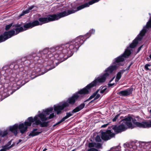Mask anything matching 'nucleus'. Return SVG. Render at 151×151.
<instances>
[{
    "mask_svg": "<svg viewBox=\"0 0 151 151\" xmlns=\"http://www.w3.org/2000/svg\"><path fill=\"white\" fill-rule=\"evenodd\" d=\"M62 54L58 46L50 48L45 47L37 53L29 55L18 60V63L24 67L32 68L35 66V76L43 75L54 68L60 63L65 60L60 55Z\"/></svg>",
    "mask_w": 151,
    "mask_h": 151,
    "instance_id": "nucleus-1",
    "label": "nucleus"
},
{
    "mask_svg": "<svg viewBox=\"0 0 151 151\" xmlns=\"http://www.w3.org/2000/svg\"><path fill=\"white\" fill-rule=\"evenodd\" d=\"M24 72L16 74L10 65L4 66L0 70V92L3 97H8L26 83L20 77Z\"/></svg>",
    "mask_w": 151,
    "mask_h": 151,
    "instance_id": "nucleus-2",
    "label": "nucleus"
},
{
    "mask_svg": "<svg viewBox=\"0 0 151 151\" xmlns=\"http://www.w3.org/2000/svg\"><path fill=\"white\" fill-rule=\"evenodd\" d=\"M95 33V30L92 29L84 35H80L65 44L59 45L60 50L62 53L60 55V57L64 58L65 60L71 57L74 52L78 50L79 48L86 40L90 37L92 35L94 34Z\"/></svg>",
    "mask_w": 151,
    "mask_h": 151,
    "instance_id": "nucleus-3",
    "label": "nucleus"
},
{
    "mask_svg": "<svg viewBox=\"0 0 151 151\" xmlns=\"http://www.w3.org/2000/svg\"><path fill=\"white\" fill-rule=\"evenodd\" d=\"M132 117L127 116L122 120L120 125H111L108 127V129L106 131L101 130V137L103 140L106 141L114 137L115 134L111 132L113 130L116 133L125 131L128 128L133 129L134 126L131 123Z\"/></svg>",
    "mask_w": 151,
    "mask_h": 151,
    "instance_id": "nucleus-4",
    "label": "nucleus"
},
{
    "mask_svg": "<svg viewBox=\"0 0 151 151\" xmlns=\"http://www.w3.org/2000/svg\"><path fill=\"white\" fill-rule=\"evenodd\" d=\"M143 37L142 35L139 34L136 38L130 45L129 46L127 47L124 52L122 55L115 58L113 60L112 65L110 66L105 70V73L111 74L119 66H123L124 65L123 61L124 58L128 57L131 53L132 48H134L137 44L138 41H141Z\"/></svg>",
    "mask_w": 151,
    "mask_h": 151,
    "instance_id": "nucleus-5",
    "label": "nucleus"
},
{
    "mask_svg": "<svg viewBox=\"0 0 151 151\" xmlns=\"http://www.w3.org/2000/svg\"><path fill=\"white\" fill-rule=\"evenodd\" d=\"M96 0H92L88 2L77 7L76 10L73 9L68 10L67 11H64L62 12H58L55 14L48 15L46 17H40L38 19L40 25L50 22L57 20L61 18L67 16L71 14L80 10L85 7H88L90 5L96 3Z\"/></svg>",
    "mask_w": 151,
    "mask_h": 151,
    "instance_id": "nucleus-6",
    "label": "nucleus"
},
{
    "mask_svg": "<svg viewBox=\"0 0 151 151\" xmlns=\"http://www.w3.org/2000/svg\"><path fill=\"white\" fill-rule=\"evenodd\" d=\"M53 108L50 107L43 110L42 112L35 116L33 118L32 117H29V119L32 122H35L36 125H40L41 127H47L48 125V122L47 120L52 118L55 116L54 113H52Z\"/></svg>",
    "mask_w": 151,
    "mask_h": 151,
    "instance_id": "nucleus-7",
    "label": "nucleus"
},
{
    "mask_svg": "<svg viewBox=\"0 0 151 151\" xmlns=\"http://www.w3.org/2000/svg\"><path fill=\"white\" fill-rule=\"evenodd\" d=\"M124 151H151V143L138 142L124 144Z\"/></svg>",
    "mask_w": 151,
    "mask_h": 151,
    "instance_id": "nucleus-8",
    "label": "nucleus"
},
{
    "mask_svg": "<svg viewBox=\"0 0 151 151\" xmlns=\"http://www.w3.org/2000/svg\"><path fill=\"white\" fill-rule=\"evenodd\" d=\"M23 65L21 63H18V60L17 61V64L13 63L10 65V68L14 71L16 70L18 73L17 74H19V73L21 71L24 72L23 75L22 76H20V77H22V80L24 81H26V83H27L30 79H32L34 78H32L30 74H28L27 72L23 68Z\"/></svg>",
    "mask_w": 151,
    "mask_h": 151,
    "instance_id": "nucleus-9",
    "label": "nucleus"
},
{
    "mask_svg": "<svg viewBox=\"0 0 151 151\" xmlns=\"http://www.w3.org/2000/svg\"><path fill=\"white\" fill-rule=\"evenodd\" d=\"M109 74L107 73H105L103 75L98 76L97 78L93 82L87 85L85 87L81 89L79 93H88L89 89L94 86H95L98 83H103L105 81L106 78L109 76Z\"/></svg>",
    "mask_w": 151,
    "mask_h": 151,
    "instance_id": "nucleus-10",
    "label": "nucleus"
},
{
    "mask_svg": "<svg viewBox=\"0 0 151 151\" xmlns=\"http://www.w3.org/2000/svg\"><path fill=\"white\" fill-rule=\"evenodd\" d=\"M29 119V117L27 119L28 121L25 122L24 123L20 124L19 125L18 124H15L12 126L10 127L9 130L16 135L17 134L18 128L21 133H24L27 130V127L31 126L32 123V121Z\"/></svg>",
    "mask_w": 151,
    "mask_h": 151,
    "instance_id": "nucleus-11",
    "label": "nucleus"
},
{
    "mask_svg": "<svg viewBox=\"0 0 151 151\" xmlns=\"http://www.w3.org/2000/svg\"><path fill=\"white\" fill-rule=\"evenodd\" d=\"M15 35V31L13 29H11L9 31L5 32L3 35L0 36V43L5 41Z\"/></svg>",
    "mask_w": 151,
    "mask_h": 151,
    "instance_id": "nucleus-12",
    "label": "nucleus"
},
{
    "mask_svg": "<svg viewBox=\"0 0 151 151\" xmlns=\"http://www.w3.org/2000/svg\"><path fill=\"white\" fill-rule=\"evenodd\" d=\"M80 90L77 93L74 94L72 97L69 98L66 101L64 102H67L69 104L73 105L75 102L78 99H81L82 97L80 96L81 94H86L87 93H79L80 91Z\"/></svg>",
    "mask_w": 151,
    "mask_h": 151,
    "instance_id": "nucleus-13",
    "label": "nucleus"
},
{
    "mask_svg": "<svg viewBox=\"0 0 151 151\" xmlns=\"http://www.w3.org/2000/svg\"><path fill=\"white\" fill-rule=\"evenodd\" d=\"M69 106V104L67 102H63L57 105H54V111L56 112L57 114H58L61 113L64 109Z\"/></svg>",
    "mask_w": 151,
    "mask_h": 151,
    "instance_id": "nucleus-14",
    "label": "nucleus"
},
{
    "mask_svg": "<svg viewBox=\"0 0 151 151\" xmlns=\"http://www.w3.org/2000/svg\"><path fill=\"white\" fill-rule=\"evenodd\" d=\"M132 121L134 124L139 127L147 128L151 127V121L149 122H144L140 123L137 122L136 119L132 117Z\"/></svg>",
    "mask_w": 151,
    "mask_h": 151,
    "instance_id": "nucleus-15",
    "label": "nucleus"
},
{
    "mask_svg": "<svg viewBox=\"0 0 151 151\" xmlns=\"http://www.w3.org/2000/svg\"><path fill=\"white\" fill-rule=\"evenodd\" d=\"M32 25L30 22L26 23L23 25V27L20 28H14L13 30L15 31V35H17L19 33L26 30L32 28Z\"/></svg>",
    "mask_w": 151,
    "mask_h": 151,
    "instance_id": "nucleus-16",
    "label": "nucleus"
},
{
    "mask_svg": "<svg viewBox=\"0 0 151 151\" xmlns=\"http://www.w3.org/2000/svg\"><path fill=\"white\" fill-rule=\"evenodd\" d=\"M133 91V88L130 87L124 90L120 91L119 95L121 96H127L131 94Z\"/></svg>",
    "mask_w": 151,
    "mask_h": 151,
    "instance_id": "nucleus-17",
    "label": "nucleus"
},
{
    "mask_svg": "<svg viewBox=\"0 0 151 151\" xmlns=\"http://www.w3.org/2000/svg\"><path fill=\"white\" fill-rule=\"evenodd\" d=\"M35 7L34 6H32L29 7L25 11H23L17 17V19H20L21 17L24 16L25 14L28 13L29 11L33 9Z\"/></svg>",
    "mask_w": 151,
    "mask_h": 151,
    "instance_id": "nucleus-18",
    "label": "nucleus"
},
{
    "mask_svg": "<svg viewBox=\"0 0 151 151\" xmlns=\"http://www.w3.org/2000/svg\"><path fill=\"white\" fill-rule=\"evenodd\" d=\"M76 112L74 109L69 112H67L66 113V115L62 119L65 121L66 119L72 116Z\"/></svg>",
    "mask_w": 151,
    "mask_h": 151,
    "instance_id": "nucleus-19",
    "label": "nucleus"
},
{
    "mask_svg": "<svg viewBox=\"0 0 151 151\" xmlns=\"http://www.w3.org/2000/svg\"><path fill=\"white\" fill-rule=\"evenodd\" d=\"M37 129H33L32 132L30 133L29 135L31 136L32 137L38 135L42 132V131L40 132L37 131Z\"/></svg>",
    "mask_w": 151,
    "mask_h": 151,
    "instance_id": "nucleus-20",
    "label": "nucleus"
},
{
    "mask_svg": "<svg viewBox=\"0 0 151 151\" xmlns=\"http://www.w3.org/2000/svg\"><path fill=\"white\" fill-rule=\"evenodd\" d=\"M85 106V104L84 103L81 104L79 106L77 107L74 109L76 112H78L83 109Z\"/></svg>",
    "mask_w": 151,
    "mask_h": 151,
    "instance_id": "nucleus-21",
    "label": "nucleus"
},
{
    "mask_svg": "<svg viewBox=\"0 0 151 151\" xmlns=\"http://www.w3.org/2000/svg\"><path fill=\"white\" fill-rule=\"evenodd\" d=\"M125 71L124 69L121 70L117 74L116 77L117 78L120 79L122 77V75Z\"/></svg>",
    "mask_w": 151,
    "mask_h": 151,
    "instance_id": "nucleus-22",
    "label": "nucleus"
},
{
    "mask_svg": "<svg viewBox=\"0 0 151 151\" xmlns=\"http://www.w3.org/2000/svg\"><path fill=\"white\" fill-rule=\"evenodd\" d=\"M121 146L118 145L111 148L110 150L108 151H121Z\"/></svg>",
    "mask_w": 151,
    "mask_h": 151,
    "instance_id": "nucleus-23",
    "label": "nucleus"
},
{
    "mask_svg": "<svg viewBox=\"0 0 151 151\" xmlns=\"http://www.w3.org/2000/svg\"><path fill=\"white\" fill-rule=\"evenodd\" d=\"M32 28L38 25H40L39 21L38 20H35L32 22H30Z\"/></svg>",
    "mask_w": 151,
    "mask_h": 151,
    "instance_id": "nucleus-24",
    "label": "nucleus"
},
{
    "mask_svg": "<svg viewBox=\"0 0 151 151\" xmlns=\"http://www.w3.org/2000/svg\"><path fill=\"white\" fill-rule=\"evenodd\" d=\"M98 91L99 90H97L95 92L93 93V94L89 97L88 99L86 100V101H85L84 102H86V101H88V100H91L93 98H94L97 95V93H98Z\"/></svg>",
    "mask_w": 151,
    "mask_h": 151,
    "instance_id": "nucleus-25",
    "label": "nucleus"
},
{
    "mask_svg": "<svg viewBox=\"0 0 151 151\" xmlns=\"http://www.w3.org/2000/svg\"><path fill=\"white\" fill-rule=\"evenodd\" d=\"M145 69L146 70H151V64H146L144 66Z\"/></svg>",
    "mask_w": 151,
    "mask_h": 151,
    "instance_id": "nucleus-26",
    "label": "nucleus"
},
{
    "mask_svg": "<svg viewBox=\"0 0 151 151\" xmlns=\"http://www.w3.org/2000/svg\"><path fill=\"white\" fill-rule=\"evenodd\" d=\"M9 150V148L8 147L7 145H6L2 147V148L0 150V151H6Z\"/></svg>",
    "mask_w": 151,
    "mask_h": 151,
    "instance_id": "nucleus-27",
    "label": "nucleus"
},
{
    "mask_svg": "<svg viewBox=\"0 0 151 151\" xmlns=\"http://www.w3.org/2000/svg\"><path fill=\"white\" fill-rule=\"evenodd\" d=\"M64 121V120L62 119L60 120L58 122L56 123L55 124H54L53 125V127H55L56 126L57 127L59 126V125L63 122Z\"/></svg>",
    "mask_w": 151,
    "mask_h": 151,
    "instance_id": "nucleus-28",
    "label": "nucleus"
},
{
    "mask_svg": "<svg viewBox=\"0 0 151 151\" xmlns=\"http://www.w3.org/2000/svg\"><path fill=\"white\" fill-rule=\"evenodd\" d=\"M100 136L98 135L95 137V139L96 141L97 142H100L101 141V139L100 137Z\"/></svg>",
    "mask_w": 151,
    "mask_h": 151,
    "instance_id": "nucleus-29",
    "label": "nucleus"
},
{
    "mask_svg": "<svg viewBox=\"0 0 151 151\" xmlns=\"http://www.w3.org/2000/svg\"><path fill=\"white\" fill-rule=\"evenodd\" d=\"M95 147L98 148H101V144L99 143H95Z\"/></svg>",
    "mask_w": 151,
    "mask_h": 151,
    "instance_id": "nucleus-30",
    "label": "nucleus"
},
{
    "mask_svg": "<svg viewBox=\"0 0 151 151\" xmlns=\"http://www.w3.org/2000/svg\"><path fill=\"white\" fill-rule=\"evenodd\" d=\"M15 27H17V28H20L21 27H23V25H22V24H19L18 23L15 25Z\"/></svg>",
    "mask_w": 151,
    "mask_h": 151,
    "instance_id": "nucleus-31",
    "label": "nucleus"
},
{
    "mask_svg": "<svg viewBox=\"0 0 151 151\" xmlns=\"http://www.w3.org/2000/svg\"><path fill=\"white\" fill-rule=\"evenodd\" d=\"M100 97V95L99 94H97L96 96H95V97L94 99V100H92L90 103L92 102L94 100H95L98 99Z\"/></svg>",
    "mask_w": 151,
    "mask_h": 151,
    "instance_id": "nucleus-32",
    "label": "nucleus"
},
{
    "mask_svg": "<svg viewBox=\"0 0 151 151\" xmlns=\"http://www.w3.org/2000/svg\"><path fill=\"white\" fill-rule=\"evenodd\" d=\"M12 26V24H10L8 25H6L5 27V29L6 30H9L11 27Z\"/></svg>",
    "mask_w": 151,
    "mask_h": 151,
    "instance_id": "nucleus-33",
    "label": "nucleus"
},
{
    "mask_svg": "<svg viewBox=\"0 0 151 151\" xmlns=\"http://www.w3.org/2000/svg\"><path fill=\"white\" fill-rule=\"evenodd\" d=\"M95 142L93 143H89L88 144V147H95Z\"/></svg>",
    "mask_w": 151,
    "mask_h": 151,
    "instance_id": "nucleus-34",
    "label": "nucleus"
},
{
    "mask_svg": "<svg viewBox=\"0 0 151 151\" xmlns=\"http://www.w3.org/2000/svg\"><path fill=\"white\" fill-rule=\"evenodd\" d=\"M119 116V114H117L112 119L113 122H114L116 121Z\"/></svg>",
    "mask_w": 151,
    "mask_h": 151,
    "instance_id": "nucleus-35",
    "label": "nucleus"
},
{
    "mask_svg": "<svg viewBox=\"0 0 151 151\" xmlns=\"http://www.w3.org/2000/svg\"><path fill=\"white\" fill-rule=\"evenodd\" d=\"M106 88H104L103 89H102L100 91V93H103L105 91H106Z\"/></svg>",
    "mask_w": 151,
    "mask_h": 151,
    "instance_id": "nucleus-36",
    "label": "nucleus"
},
{
    "mask_svg": "<svg viewBox=\"0 0 151 151\" xmlns=\"http://www.w3.org/2000/svg\"><path fill=\"white\" fill-rule=\"evenodd\" d=\"M88 151H97V150L94 148H91L88 150Z\"/></svg>",
    "mask_w": 151,
    "mask_h": 151,
    "instance_id": "nucleus-37",
    "label": "nucleus"
},
{
    "mask_svg": "<svg viewBox=\"0 0 151 151\" xmlns=\"http://www.w3.org/2000/svg\"><path fill=\"white\" fill-rule=\"evenodd\" d=\"M1 92H0V101H2L3 99L2 98L3 96H2V94Z\"/></svg>",
    "mask_w": 151,
    "mask_h": 151,
    "instance_id": "nucleus-38",
    "label": "nucleus"
},
{
    "mask_svg": "<svg viewBox=\"0 0 151 151\" xmlns=\"http://www.w3.org/2000/svg\"><path fill=\"white\" fill-rule=\"evenodd\" d=\"M108 124H109L108 123H107V124H104L103 125L101 126V128L105 127H106Z\"/></svg>",
    "mask_w": 151,
    "mask_h": 151,
    "instance_id": "nucleus-39",
    "label": "nucleus"
},
{
    "mask_svg": "<svg viewBox=\"0 0 151 151\" xmlns=\"http://www.w3.org/2000/svg\"><path fill=\"white\" fill-rule=\"evenodd\" d=\"M142 46H143V45H141V46H140L139 47H138V50H137L138 52H139Z\"/></svg>",
    "mask_w": 151,
    "mask_h": 151,
    "instance_id": "nucleus-40",
    "label": "nucleus"
},
{
    "mask_svg": "<svg viewBox=\"0 0 151 151\" xmlns=\"http://www.w3.org/2000/svg\"><path fill=\"white\" fill-rule=\"evenodd\" d=\"M6 145H7L8 147L9 148V149H10L11 147H12L14 146V145L12 144V145H11L10 146H9V145L8 144H6Z\"/></svg>",
    "mask_w": 151,
    "mask_h": 151,
    "instance_id": "nucleus-41",
    "label": "nucleus"
},
{
    "mask_svg": "<svg viewBox=\"0 0 151 151\" xmlns=\"http://www.w3.org/2000/svg\"><path fill=\"white\" fill-rule=\"evenodd\" d=\"M114 84L115 83H109L108 84V86L109 87H111L113 86Z\"/></svg>",
    "mask_w": 151,
    "mask_h": 151,
    "instance_id": "nucleus-42",
    "label": "nucleus"
},
{
    "mask_svg": "<svg viewBox=\"0 0 151 151\" xmlns=\"http://www.w3.org/2000/svg\"><path fill=\"white\" fill-rule=\"evenodd\" d=\"M22 140L20 139L18 140V142L17 143V145H18L19 143L20 142L22 141Z\"/></svg>",
    "mask_w": 151,
    "mask_h": 151,
    "instance_id": "nucleus-43",
    "label": "nucleus"
},
{
    "mask_svg": "<svg viewBox=\"0 0 151 151\" xmlns=\"http://www.w3.org/2000/svg\"><path fill=\"white\" fill-rule=\"evenodd\" d=\"M119 80L120 79H119V78H117L116 77V78L115 79V81L116 82H118Z\"/></svg>",
    "mask_w": 151,
    "mask_h": 151,
    "instance_id": "nucleus-44",
    "label": "nucleus"
},
{
    "mask_svg": "<svg viewBox=\"0 0 151 151\" xmlns=\"http://www.w3.org/2000/svg\"><path fill=\"white\" fill-rule=\"evenodd\" d=\"M149 114H150V116L151 117V109L149 111Z\"/></svg>",
    "mask_w": 151,
    "mask_h": 151,
    "instance_id": "nucleus-45",
    "label": "nucleus"
},
{
    "mask_svg": "<svg viewBox=\"0 0 151 151\" xmlns=\"http://www.w3.org/2000/svg\"><path fill=\"white\" fill-rule=\"evenodd\" d=\"M129 68L128 67L125 70V71L126 70H129Z\"/></svg>",
    "mask_w": 151,
    "mask_h": 151,
    "instance_id": "nucleus-46",
    "label": "nucleus"
},
{
    "mask_svg": "<svg viewBox=\"0 0 151 151\" xmlns=\"http://www.w3.org/2000/svg\"><path fill=\"white\" fill-rule=\"evenodd\" d=\"M132 63H131L129 65V66H128V67L129 68H130V66H131V65H132Z\"/></svg>",
    "mask_w": 151,
    "mask_h": 151,
    "instance_id": "nucleus-47",
    "label": "nucleus"
},
{
    "mask_svg": "<svg viewBox=\"0 0 151 151\" xmlns=\"http://www.w3.org/2000/svg\"><path fill=\"white\" fill-rule=\"evenodd\" d=\"M132 63H131L129 65V66H128V67L129 68H130V66H131V65H132Z\"/></svg>",
    "mask_w": 151,
    "mask_h": 151,
    "instance_id": "nucleus-48",
    "label": "nucleus"
},
{
    "mask_svg": "<svg viewBox=\"0 0 151 151\" xmlns=\"http://www.w3.org/2000/svg\"><path fill=\"white\" fill-rule=\"evenodd\" d=\"M132 63H131L129 65V66H128V67L129 68H130V66H131V65H132Z\"/></svg>",
    "mask_w": 151,
    "mask_h": 151,
    "instance_id": "nucleus-49",
    "label": "nucleus"
},
{
    "mask_svg": "<svg viewBox=\"0 0 151 151\" xmlns=\"http://www.w3.org/2000/svg\"><path fill=\"white\" fill-rule=\"evenodd\" d=\"M47 150V148H45L44 150H42V151H46Z\"/></svg>",
    "mask_w": 151,
    "mask_h": 151,
    "instance_id": "nucleus-50",
    "label": "nucleus"
},
{
    "mask_svg": "<svg viewBox=\"0 0 151 151\" xmlns=\"http://www.w3.org/2000/svg\"><path fill=\"white\" fill-rule=\"evenodd\" d=\"M150 58V59H151V54L149 55Z\"/></svg>",
    "mask_w": 151,
    "mask_h": 151,
    "instance_id": "nucleus-51",
    "label": "nucleus"
},
{
    "mask_svg": "<svg viewBox=\"0 0 151 151\" xmlns=\"http://www.w3.org/2000/svg\"><path fill=\"white\" fill-rule=\"evenodd\" d=\"M100 0H96V2H98L99 1H100Z\"/></svg>",
    "mask_w": 151,
    "mask_h": 151,
    "instance_id": "nucleus-52",
    "label": "nucleus"
},
{
    "mask_svg": "<svg viewBox=\"0 0 151 151\" xmlns=\"http://www.w3.org/2000/svg\"><path fill=\"white\" fill-rule=\"evenodd\" d=\"M114 78H113V79H112L110 81V82H111V81Z\"/></svg>",
    "mask_w": 151,
    "mask_h": 151,
    "instance_id": "nucleus-53",
    "label": "nucleus"
}]
</instances>
